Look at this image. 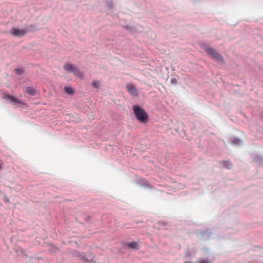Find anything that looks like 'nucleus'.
Listing matches in <instances>:
<instances>
[{
  "instance_id": "nucleus-8",
  "label": "nucleus",
  "mask_w": 263,
  "mask_h": 263,
  "mask_svg": "<svg viewBox=\"0 0 263 263\" xmlns=\"http://www.w3.org/2000/svg\"><path fill=\"white\" fill-rule=\"evenodd\" d=\"M72 72L77 77L79 78H82L83 77V74L81 73V72L79 70V69L77 68L74 67L73 70H72Z\"/></svg>"
},
{
  "instance_id": "nucleus-12",
  "label": "nucleus",
  "mask_w": 263,
  "mask_h": 263,
  "mask_svg": "<svg viewBox=\"0 0 263 263\" xmlns=\"http://www.w3.org/2000/svg\"><path fill=\"white\" fill-rule=\"evenodd\" d=\"M92 87L95 88H99L100 87L99 82L96 80L93 81V82L92 83Z\"/></svg>"
},
{
  "instance_id": "nucleus-3",
  "label": "nucleus",
  "mask_w": 263,
  "mask_h": 263,
  "mask_svg": "<svg viewBox=\"0 0 263 263\" xmlns=\"http://www.w3.org/2000/svg\"><path fill=\"white\" fill-rule=\"evenodd\" d=\"M28 31L26 29H20L16 28H12L10 30V33L13 36H22L25 35Z\"/></svg>"
},
{
  "instance_id": "nucleus-11",
  "label": "nucleus",
  "mask_w": 263,
  "mask_h": 263,
  "mask_svg": "<svg viewBox=\"0 0 263 263\" xmlns=\"http://www.w3.org/2000/svg\"><path fill=\"white\" fill-rule=\"evenodd\" d=\"M65 91L69 95H72L73 93V89L71 87L66 86L64 87Z\"/></svg>"
},
{
  "instance_id": "nucleus-14",
  "label": "nucleus",
  "mask_w": 263,
  "mask_h": 263,
  "mask_svg": "<svg viewBox=\"0 0 263 263\" xmlns=\"http://www.w3.org/2000/svg\"><path fill=\"white\" fill-rule=\"evenodd\" d=\"M171 83L172 85H175L177 83V81L175 78L172 79L171 80Z\"/></svg>"
},
{
  "instance_id": "nucleus-7",
  "label": "nucleus",
  "mask_w": 263,
  "mask_h": 263,
  "mask_svg": "<svg viewBox=\"0 0 263 263\" xmlns=\"http://www.w3.org/2000/svg\"><path fill=\"white\" fill-rule=\"evenodd\" d=\"M127 246L129 248L138 250L139 249V245L136 241H132L128 243Z\"/></svg>"
},
{
  "instance_id": "nucleus-4",
  "label": "nucleus",
  "mask_w": 263,
  "mask_h": 263,
  "mask_svg": "<svg viewBox=\"0 0 263 263\" xmlns=\"http://www.w3.org/2000/svg\"><path fill=\"white\" fill-rule=\"evenodd\" d=\"M126 88L130 95L134 97L137 96V90L135 85L131 83H127L126 84Z\"/></svg>"
},
{
  "instance_id": "nucleus-15",
  "label": "nucleus",
  "mask_w": 263,
  "mask_h": 263,
  "mask_svg": "<svg viewBox=\"0 0 263 263\" xmlns=\"http://www.w3.org/2000/svg\"><path fill=\"white\" fill-rule=\"evenodd\" d=\"M200 263H209V261L206 260H202L200 261Z\"/></svg>"
},
{
  "instance_id": "nucleus-10",
  "label": "nucleus",
  "mask_w": 263,
  "mask_h": 263,
  "mask_svg": "<svg viewBox=\"0 0 263 263\" xmlns=\"http://www.w3.org/2000/svg\"><path fill=\"white\" fill-rule=\"evenodd\" d=\"M223 164L224 166L228 169H231L232 168L233 165L231 163V162L229 161H224Z\"/></svg>"
},
{
  "instance_id": "nucleus-6",
  "label": "nucleus",
  "mask_w": 263,
  "mask_h": 263,
  "mask_svg": "<svg viewBox=\"0 0 263 263\" xmlns=\"http://www.w3.org/2000/svg\"><path fill=\"white\" fill-rule=\"evenodd\" d=\"M26 91L27 93L32 96L36 94L35 90L32 87H27L26 88Z\"/></svg>"
},
{
  "instance_id": "nucleus-13",
  "label": "nucleus",
  "mask_w": 263,
  "mask_h": 263,
  "mask_svg": "<svg viewBox=\"0 0 263 263\" xmlns=\"http://www.w3.org/2000/svg\"><path fill=\"white\" fill-rule=\"evenodd\" d=\"M15 71L17 73H18L20 74H21L23 73L24 71L21 68H15Z\"/></svg>"
},
{
  "instance_id": "nucleus-1",
  "label": "nucleus",
  "mask_w": 263,
  "mask_h": 263,
  "mask_svg": "<svg viewBox=\"0 0 263 263\" xmlns=\"http://www.w3.org/2000/svg\"><path fill=\"white\" fill-rule=\"evenodd\" d=\"M133 109L136 118L141 123H146L148 122V115L143 108L137 105H134L133 106Z\"/></svg>"
},
{
  "instance_id": "nucleus-5",
  "label": "nucleus",
  "mask_w": 263,
  "mask_h": 263,
  "mask_svg": "<svg viewBox=\"0 0 263 263\" xmlns=\"http://www.w3.org/2000/svg\"><path fill=\"white\" fill-rule=\"evenodd\" d=\"M6 97L8 99H10L12 102H14L15 103H17L23 104V102L22 101H21V100H18L17 99L15 98L14 97L10 96V95L7 94L6 95Z\"/></svg>"
},
{
  "instance_id": "nucleus-9",
  "label": "nucleus",
  "mask_w": 263,
  "mask_h": 263,
  "mask_svg": "<svg viewBox=\"0 0 263 263\" xmlns=\"http://www.w3.org/2000/svg\"><path fill=\"white\" fill-rule=\"evenodd\" d=\"M75 67H73L72 65L69 64V63H66L64 64L63 68L67 71H71V72L73 70L74 68Z\"/></svg>"
},
{
  "instance_id": "nucleus-2",
  "label": "nucleus",
  "mask_w": 263,
  "mask_h": 263,
  "mask_svg": "<svg viewBox=\"0 0 263 263\" xmlns=\"http://www.w3.org/2000/svg\"><path fill=\"white\" fill-rule=\"evenodd\" d=\"M205 52L211 56L213 58L216 60L218 61L223 62V60L221 55L218 53L214 49L209 47L205 46L204 48Z\"/></svg>"
}]
</instances>
